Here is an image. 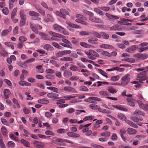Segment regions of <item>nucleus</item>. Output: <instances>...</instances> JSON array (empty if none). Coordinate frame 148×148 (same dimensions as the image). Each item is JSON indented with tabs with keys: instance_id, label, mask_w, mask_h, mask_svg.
I'll return each mask as SVG.
<instances>
[{
	"instance_id": "nucleus-29",
	"label": "nucleus",
	"mask_w": 148,
	"mask_h": 148,
	"mask_svg": "<svg viewBox=\"0 0 148 148\" xmlns=\"http://www.w3.org/2000/svg\"><path fill=\"white\" fill-rule=\"evenodd\" d=\"M99 94L101 95L102 96H109L110 95V94L108 92L104 90L100 91Z\"/></svg>"
},
{
	"instance_id": "nucleus-43",
	"label": "nucleus",
	"mask_w": 148,
	"mask_h": 148,
	"mask_svg": "<svg viewBox=\"0 0 148 148\" xmlns=\"http://www.w3.org/2000/svg\"><path fill=\"white\" fill-rule=\"evenodd\" d=\"M38 102L40 103L47 104L49 103V101L47 100L44 99L38 100Z\"/></svg>"
},
{
	"instance_id": "nucleus-19",
	"label": "nucleus",
	"mask_w": 148,
	"mask_h": 148,
	"mask_svg": "<svg viewBox=\"0 0 148 148\" xmlns=\"http://www.w3.org/2000/svg\"><path fill=\"white\" fill-rule=\"evenodd\" d=\"M25 12L23 10H21L20 11V15L21 19L26 20L27 18L25 14Z\"/></svg>"
},
{
	"instance_id": "nucleus-53",
	"label": "nucleus",
	"mask_w": 148,
	"mask_h": 148,
	"mask_svg": "<svg viewBox=\"0 0 148 148\" xmlns=\"http://www.w3.org/2000/svg\"><path fill=\"white\" fill-rule=\"evenodd\" d=\"M97 83H100V84H98L97 86V87H99V86H101L102 84H103L104 85H108L109 84V83L108 82H100V81H97Z\"/></svg>"
},
{
	"instance_id": "nucleus-50",
	"label": "nucleus",
	"mask_w": 148,
	"mask_h": 148,
	"mask_svg": "<svg viewBox=\"0 0 148 148\" xmlns=\"http://www.w3.org/2000/svg\"><path fill=\"white\" fill-rule=\"evenodd\" d=\"M148 57V54L147 53H144L140 55V59L144 60Z\"/></svg>"
},
{
	"instance_id": "nucleus-14",
	"label": "nucleus",
	"mask_w": 148,
	"mask_h": 148,
	"mask_svg": "<svg viewBox=\"0 0 148 148\" xmlns=\"http://www.w3.org/2000/svg\"><path fill=\"white\" fill-rule=\"evenodd\" d=\"M121 29L120 26L118 24L115 25L110 28V29L111 31H121Z\"/></svg>"
},
{
	"instance_id": "nucleus-37",
	"label": "nucleus",
	"mask_w": 148,
	"mask_h": 148,
	"mask_svg": "<svg viewBox=\"0 0 148 148\" xmlns=\"http://www.w3.org/2000/svg\"><path fill=\"white\" fill-rule=\"evenodd\" d=\"M132 120L135 122H138L139 121H141L143 120V119L142 118L140 117V116L138 117L136 116H133L132 117Z\"/></svg>"
},
{
	"instance_id": "nucleus-48",
	"label": "nucleus",
	"mask_w": 148,
	"mask_h": 148,
	"mask_svg": "<svg viewBox=\"0 0 148 148\" xmlns=\"http://www.w3.org/2000/svg\"><path fill=\"white\" fill-rule=\"evenodd\" d=\"M79 89L80 90L84 91H88L89 90L88 89L86 86H81L80 88Z\"/></svg>"
},
{
	"instance_id": "nucleus-18",
	"label": "nucleus",
	"mask_w": 148,
	"mask_h": 148,
	"mask_svg": "<svg viewBox=\"0 0 148 148\" xmlns=\"http://www.w3.org/2000/svg\"><path fill=\"white\" fill-rule=\"evenodd\" d=\"M72 75V72L69 70H65L63 74L64 76L65 77H71Z\"/></svg>"
},
{
	"instance_id": "nucleus-7",
	"label": "nucleus",
	"mask_w": 148,
	"mask_h": 148,
	"mask_svg": "<svg viewBox=\"0 0 148 148\" xmlns=\"http://www.w3.org/2000/svg\"><path fill=\"white\" fill-rule=\"evenodd\" d=\"M89 18L90 21L94 22L101 23H102L103 22L102 20L101 19L96 18L94 16H93L90 15L89 16Z\"/></svg>"
},
{
	"instance_id": "nucleus-1",
	"label": "nucleus",
	"mask_w": 148,
	"mask_h": 148,
	"mask_svg": "<svg viewBox=\"0 0 148 148\" xmlns=\"http://www.w3.org/2000/svg\"><path fill=\"white\" fill-rule=\"evenodd\" d=\"M49 34L52 36L50 38L49 36L46 34L42 37V38L45 40H52L55 41H59L60 40V38H63L64 36L59 34L55 33L53 31H50L49 32Z\"/></svg>"
},
{
	"instance_id": "nucleus-13",
	"label": "nucleus",
	"mask_w": 148,
	"mask_h": 148,
	"mask_svg": "<svg viewBox=\"0 0 148 148\" xmlns=\"http://www.w3.org/2000/svg\"><path fill=\"white\" fill-rule=\"evenodd\" d=\"M64 90L65 91L70 92L72 93H77V91L73 88L70 86H65L64 88Z\"/></svg>"
},
{
	"instance_id": "nucleus-28",
	"label": "nucleus",
	"mask_w": 148,
	"mask_h": 148,
	"mask_svg": "<svg viewBox=\"0 0 148 148\" xmlns=\"http://www.w3.org/2000/svg\"><path fill=\"white\" fill-rule=\"evenodd\" d=\"M29 14L30 16H32L37 17L40 16V14L38 13L33 11H29Z\"/></svg>"
},
{
	"instance_id": "nucleus-45",
	"label": "nucleus",
	"mask_w": 148,
	"mask_h": 148,
	"mask_svg": "<svg viewBox=\"0 0 148 148\" xmlns=\"http://www.w3.org/2000/svg\"><path fill=\"white\" fill-rule=\"evenodd\" d=\"M54 28L56 30L60 31L61 29H63V28L61 27L58 25L57 24H55L53 25Z\"/></svg>"
},
{
	"instance_id": "nucleus-56",
	"label": "nucleus",
	"mask_w": 148,
	"mask_h": 148,
	"mask_svg": "<svg viewBox=\"0 0 148 148\" xmlns=\"http://www.w3.org/2000/svg\"><path fill=\"white\" fill-rule=\"evenodd\" d=\"M9 33L8 30L7 29H5L2 31L1 33V36H5L8 35Z\"/></svg>"
},
{
	"instance_id": "nucleus-12",
	"label": "nucleus",
	"mask_w": 148,
	"mask_h": 148,
	"mask_svg": "<svg viewBox=\"0 0 148 148\" xmlns=\"http://www.w3.org/2000/svg\"><path fill=\"white\" fill-rule=\"evenodd\" d=\"M44 20L45 23H48L49 21L51 22H53L54 19L51 15L49 14H47V17L44 18Z\"/></svg>"
},
{
	"instance_id": "nucleus-40",
	"label": "nucleus",
	"mask_w": 148,
	"mask_h": 148,
	"mask_svg": "<svg viewBox=\"0 0 148 148\" xmlns=\"http://www.w3.org/2000/svg\"><path fill=\"white\" fill-rule=\"evenodd\" d=\"M108 90L112 93H115L117 92V91L114 89L112 87H108Z\"/></svg>"
},
{
	"instance_id": "nucleus-2",
	"label": "nucleus",
	"mask_w": 148,
	"mask_h": 148,
	"mask_svg": "<svg viewBox=\"0 0 148 148\" xmlns=\"http://www.w3.org/2000/svg\"><path fill=\"white\" fill-rule=\"evenodd\" d=\"M52 143H54L57 145L60 146H65L66 145L65 143H69L71 144H73V143L68 140L65 139H61L60 138H55V139L51 141Z\"/></svg>"
},
{
	"instance_id": "nucleus-26",
	"label": "nucleus",
	"mask_w": 148,
	"mask_h": 148,
	"mask_svg": "<svg viewBox=\"0 0 148 148\" xmlns=\"http://www.w3.org/2000/svg\"><path fill=\"white\" fill-rule=\"evenodd\" d=\"M114 107L122 111L125 112H127L128 111L127 109L120 105L115 106H114Z\"/></svg>"
},
{
	"instance_id": "nucleus-33",
	"label": "nucleus",
	"mask_w": 148,
	"mask_h": 148,
	"mask_svg": "<svg viewBox=\"0 0 148 148\" xmlns=\"http://www.w3.org/2000/svg\"><path fill=\"white\" fill-rule=\"evenodd\" d=\"M60 60L61 61H72L73 59L69 57H62L60 59Z\"/></svg>"
},
{
	"instance_id": "nucleus-59",
	"label": "nucleus",
	"mask_w": 148,
	"mask_h": 148,
	"mask_svg": "<svg viewBox=\"0 0 148 148\" xmlns=\"http://www.w3.org/2000/svg\"><path fill=\"white\" fill-rule=\"evenodd\" d=\"M3 13L5 15H8V14L9 11L8 8L6 7H4L2 10Z\"/></svg>"
},
{
	"instance_id": "nucleus-21",
	"label": "nucleus",
	"mask_w": 148,
	"mask_h": 148,
	"mask_svg": "<svg viewBox=\"0 0 148 148\" xmlns=\"http://www.w3.org/2000/svg\"><path fill=\"white\" fill-rule=\"evenodd\" d=\"M106 15L107 17L111 19L117 20L119 19V17L118 16L111 15L108 13H106Z\"/></svg>"
},
{
	"instance_id": "nucleus-35",
	"label": "nucleus",
	"mask_w": 148,
	"mask_h": 148,
	"mask_svg": "<svg viewBox=\"0 0 148 148\" xmlns=\"http://www.w3.org/2000/svg\"><path fill=\"white\" fill-rule=\"evenodd\" d=\"M70 69L73 71H78L80 72V70H79L78 68L75 65L71 64L69 68Z\"/></svg>"
},
{
	"instance_id": "nucleus-15",
	"label": "nucleus",
	"mask_w": 148,
	"mask_h": 148,
	"mask_svg": "<svg viewBox=\"0 0 148 148\" xmlns=\"http://www.w3.org/2000/svg\"><path fill=\"white\" fill-rule=\"evenodd\" d=\"M66 134L69 136L71 137L77 138L80 136L79 134L72 132H68Z\"/></svg>"
},
{
	"instance_id": "nucleus-24",
	"label": "nucleus",
	"mask_w": 148,
	"mask_h": 148,
	"mask_svg": "<svg viewBox=\"0 0 148 148\" xmlns=\"http://www.w3.org/2000/svg\"><path fill=\"white\" fill-rule=\"evenodd\" d=\"M19 84L22 86H30L31 85V84L27 82L23 81H21L18 82Z\"/></svg>"
},
{
	"instance_id": "nucleus-52",
	"label": "nucleus",
	"mask_w": 148,
	"mask_h": 148,
	"mask_svg": "<svg viewBox=\"0 0 148 148\" xmlns=\"http://www.w3.org/2000/svg\"><path fill=\"white\" fill-rule=\"evenodd\" d=\"M134 114H138L142 116H144L145 115V113L141 111H140L138 110H136L134 112Z\"/></svg>"
},
{
	"instance_id": "nucleus-60",
	"label": "nucleus",
	"mask_w": 148,
	"mask_h": 148,
	"mask_svg": "<svg viewBox=\"0 0 148 148\" xmlns=\"http://www.w3.org/2000/svg\"><path fill=\"white\" fill-rule=\"evenodd\" d=\"M1 121L2 123L5 125L9 126L8 121L6 119L2 118L1 119Z\"/></svg>"
},
{
	"instance_id": "nucleus-3",
	"label": "nucleus",
	"mask_w": 148,
	"mask_h": 148,
	"mask_svg": "<svg viewBox=\"0 0 148 148\" xmlns=\"http://www.w3.org/2000/svg\"><path fill=\"white\" fill-rule=\"evenodd\" d=\"M147 75V73L145 71L140 72L137 75L136 79L139 81L140 83H143L142 81L147 79L146 77Z\"/></svg>"
},
{
	"instance_id": "nucleus-16",
	"label": "nucleus",
	"mask_w": 148,
	"mask_h": 148,
	"mask_svg": "<svg viewBox=\"0 0 148 148\" xmlns=\"http://www.w3.org/2000/svg\"><path fill=\"white\" fill-rule=\"evenodd\" d=\"M59 96V95L57 93L53 92L49 93L47 95V96L49 98H54L55 99H58V98L57 97Z\"/></svg>"
},
{
	"instance_id": "nucleus-5",
	"label": "nucleus",
	"mask_w": 148,
	"mask_h": 148,
	"mask_svg": "<svg viewBox=\"0 0 148 148\" xmlns=\"http://www.w3.org/2000/svg\"><path fill=\"white\" fill-rule=\"evenodd\" d=\"M56 14L57 15L61 17L64 19L66 18L67 15H69L68 12L63 8L61 9L60 11H56Z\"/></svg>"
},
{
	"instance_id": "nucleus-36",
	"label": "nucleus",
	"mask_w": 148,
	"mask_h": 148,
	"mask_svg": "<svg viewBox=\"0 0 148 148\" xmlns=\"http://www.w3.org/2000/svg\"><path fill=\"white\" fill-rule=\"evenodd\" d=\"M94 10L96 13L100 15L103 16L104 15V13L103 11L97 8H94Z\"/></svg>"
},
{
	"instance_id": "nucleus-44",
	"label": "nucleus",
	"mask_w": 148,
	"mask_h": 148,
	"mask_svg": "<svg viewBox=\"0 0 148 148\" xmlns=\"http://www.w3.org/2000/svg\"><path fill=\"white\" fill-rule=\"evenodd\" d=\"M67 131V129H60L57 130V132L59 134L65 133Z\"/></svg>"
},
{
	"instance_id": "nucleus-42",
	"label": "nucleus",
	"mask_w": 148,
	"mask_h": 148,
	"mask_svg": "<svg viewBox=\"0 0 148 148\" xmlns=\"http://www.w3.org/2000/svg\"><path fill=\"white\" fill-rule=\"evenodd\" d=\"M119 78V75H116L111 77L110 79L112 81L115 82L118 80Z\"/></svg>"
},
{
	"instance_id": "nucleus-31",
	"label": "nucleus",
	"mask_w": 148,
	"mask_h": 148,
	"mask_svg": "<svg viewBox=\"0 0 148 148\" xmlns=\"http://www.w3.org/2000/svg\"><path fill=\"white\" fill-rule=\"evenodd\" d=\"M14 43L12 42H6L4 43V44L7 47H10L12 49H14V47L13 45Z\"/></svg>"
},
{
	"instance_id": "nucleus-4",
	"label": "nucleus",
	"mask_w": 148,
	"mask_h": 148,
	"mask_svg": "<svg viewBox=\"0 0 148 148\" xmlns=\"http://www.w3.org/2000/svg\"><path fill=\"white\" fill-rule=\"evenodd\" d=\"M76 17L77 18L75 21L76 22L85 25H88V23L86 22V18L84 16L80 14H77Z\"/></svg>"
},
{
	"instance_id": "nucleus-61",
	"label": "nucleus",
	"mask_w": 148,
	"mask_h": 148,
	"mask_svg": "<svg viewBox=\"0 0 148 148\" xmlns=\"http://www.w3.org/2000/svg\"><path fill=\"white\" fill-rule=\"evenodd\" d=\"M23 110L24 113L26 114H28L30 112V110L26 108H24Z\"/></svg>"
},
{
	"instance_id": "nucleus-22",
	"label": "nucleus",
	"mask_w": 148,
	"mask_h": 148,
	"mask_svg": "<svg viewBox=\"0 0 148 148\" xmlns=\"http://www.w3.org/2000/svg\"><path fill=\"white\" fill-rule=\"evenodd\" d=\"M1 131L3 136L5 137L8 136V132L5 127L4 126H2L1 129Z\"/></svg>"
},
{
	"instance_id": "nucleus-34",
	"label": "nucleus",
	"mask_w": 148,
	"mask_h": 148,
	"mask_svg": "<svg viewBox=\"0 0 148 148\" xmlns=\"http://www.w3.org/2000/svg\"><path fill=\"white\" fill-rule=\"evenodd\" d=\"M20 141L24 146L27 147H29L30 144L28 142L26 141L23 139H21Z\"/></svg>"
},
{
	"instance_id": "nucleus-39",
	"label": "nucleus",
	"mask_w": 148,
	"mask_h": 148,
	"mask_svg": "<svg viewBox=\"0 0 148 148\" xmlns=\"http://www.w3.org/2000/svg\"><path fill=\"white\" fill-rule=\"evenodd\" d=\"M89 53H91V55L96 57L98 58L99 56V54L97 53L92 50H90Z\"/></svg>"
},
{
	"instance_id": "nucleus-51",
	"label": "nucleus",
	"mask_w": 148,
	"mask_h": 148,
	"mask_svg": "<svg viewBox=\"0 0 148 148\" xmlns=\"http://www.w3.org/2000/svg\"><path fill=\"white\" fill-rule=\"evenodd\" d=\"M8 147H14L15 146V144L12 141H10L8 142Z\"/></svg>"
},
{
	"instance_id": "nucleus-32",
	"label": "nucleus",
	"mask_w": 148,
	"mask_h": 148,
	"mask_svg": "<svg viewBox=\"0 0 148 148\" xmlns=\"http://www.w3.org/2000/svg\"><path fill=\"white\" fill-rule=\"evenodd\" d=\"M118 118L122 121H125L126 119V117L123 114L121 113H118L117 114Z\"/></svg>"
},
{
	"instance_id": "nucleus-46",
	"label": "nucleus",
	"mask_w": 148,
	"mask_h": 148,
	"mask_svg": "<svg viewBox=\"0 0 148 148\" xmlns=\"http://www.w3.org/2000/svg\"><path fill=\"white\" fill-rule=\"evenodd\" d=\"M17 11V9L16 8H15L13 10L11 14V18L12 19H14V16L16 14Z\"/></svg>"
},
{
	"instance_id": "nucleus-54",
	"label": "nucleus",
	"mask_w": 148,
	"mask_h": 148,
	"mask_svg": "<svg viewBox=\"0 0 148 148\" xmlns=\"http://www.w3.org/2000/svg\"><path fill=\"white\" fill-rule=\"evenodd\" d=\"M89 107L92 110H97V108L98 107V106L95 104H91L89 105Z\"/></svg>"
},
{
	"instance_id": "nucleus-38",
	"label": "nucleus",
	"mask_w": 148,
	"mask_h": 148,
	"mask_svg": "<svg viewBox=\"0 0 148 148\" xmlns=\"http://www.w3.org/2000/svg\"><path fill=\"white\" fill-rule=\"evenodd\" d=\"M35 8L42 15L44 16L45 15V11L40 9L39 7L36 6Z\"/></svg>"
},
{
	"instance_id": "nucleus-9",
	"label": "nucleus",
	"mask_w": 148,
	"mask_h": 148,
	"mask_svg": "<svg viewBox=\"0 0 148 148\" xmlns=\"http://www.w3.org/2000/svg\"><path fill=\"white\" fill-rule=\"evenodd\" d=\"M33 144L35 147L38 148H43L44 147L45 145L43 143L37 141H35L33 142Z\"/></svg>"
},
{
	"instance_id": "nucleus-58",
	"label": "nucleus",
	"mask_w": 148,
	"mask_h": 148,
	"mask_svg": "<svg viewBox=\"0 0 148 148\" xmlns=\"http://www.w3.org/2000/svg\"><path fill=\"white\" fill-rule=\"evenodd\" d=\"M64 55L63 51H60L56 54V56L57 58L61 57Z\"/></svg>"
},
{
	"instance_id": "nucleus-57",
	"label": "nucleus",
	"mask_w": 148,
	"mask_h": 148,
	"mask_svg": "<svg viewBox=\"0 0 148 148\" xmlns=\"http://www.w3.org/2000/svg\"><path fill=\"white\" fill-rule=\"evenodd\" d=\"M92 34L96 37L100 38L101 37V35L97 32L95 31H94L92 32Z\"/></svg>"
},
{
	"instance_id": "nucleus-62",
	"label": "nucleus",
	"mask_w": 148,
	"mask_h": 148,
	"mask_svg": "<svg viewBox=\"0 0 148 148\" xmlns=\"http://www.w3.org/2000/svg\"><path fill=\"white\" fill-rule=\"evenodd\" d=\"M80 45L81 46H82L84 47H85V48L89 47L90 45H88L85 42H81L80 43Z\"/></svg>"
},
{
	"instance_id": "nucleus-30",
	"label": "nucleus",
	"mask_w": 148,
	"mask_h": 148,
	"mask_svg": "<svg viewBox=\"0 0 148 148\" xmlns=\"http://www.w3.org/2000/svg\"><path fill=\"white\" fill-rule=\"evenodd\" d=\"M43 48L47 51H51L53 50V47L49 44H46L43 46Z\"/></svg>"
},
{
	"instance_id": "nucleus-49",
	"label": "nucleus",
	"mask_w": 148,
	"mask_h": 148,
	"mask_svg": "<svg viewBox=\"0 0 148 148\" xmlns=\"http://www.w3.org/2000/svg\"><path fill=\"white\" fill-rule=\"evenodd\" d=\"M76 97L74 95H69L67 96H64L63 97L64 98H65V100H70L71 98H73L75 97Z\"/></svg>"
},
{
	"instance_id": "nucleus-55",
	"label": "nucleus",
	"mask_w": 148,
	"mask_h": 148,
	"mask_svg": "<svg viewBox=\"0 0 148 148\" xmlns=\"http://www.w3.org/2000/svg\"><path fill=\"white\" fill-rule=\"evenodd\" d=\"M90 33V32H86L85 31H83L81 32L79 34L83 36V35H88Z\"/></svg>"
},
{
	"instance_id": "nucleus-20",
	"label": "nucleus",
	"mask_w": 148,
	"mask_h": 148,
	"mask_svg": "<svg viewBox=\"0 0 148 148\" xmlns=\"http://www.w3.org/2000/svg\"><path fill=\"white\" fill-rule=\"evenodd\" d=\"M4 97L5 99L8 98L9 95L10 94V90L8 89H5L3 91Z\"/></svg>"
},
{
	"instance_id": "nucleus-6",
	"label": "nucleus",
	"mask_w": 148,
	"mask_h": 148,
	"mask_svg": "<svg viewBox=\"0 0 148 148\" xmlns=\"http://www.w3.org/2000/svg\"><path fill=\"white\" fill-rule=\"evenodd\" d=\"M130 74H127L123 76L121 78V84L123 85H127L130 82Z\"/></svg>"
},
{
	"instance_id": "nucleus-64",
	"label": "nucleus",
	"mask_w": 148,
	"mask_h": 148,
	"mask_svg": "<svg viewBox=\"0 0 148 148\" xmlns=\"http://www.w3.org/2000/svg\"><path fill=\"white\" fill-rule=\"evenodd\" d=\"M103 37V38L106 39H108L109 37V35L105 32H102L101 33Z\"/></svg>"
},
{
	"instance_id": "nucleus-25",
	"label": "nucleus",
	"mask_w": 148,
	"mask_h": 148,
	"mask_svg": "<svg viewBox=\"0 0 148 148\" xmlns=\"http://www.w3.org/2000/svg\"><path fill=\"white\" fill-rule=\"evenodd\" d=\"M125 122L129 125L132 127H133L134 128H137L138 127V126L137 125L135 124L130 120H127Z\"/></svg>"
},
{
	"instance_id": "nucleus-63",
	"label": "nucleus",
	"mask_w": 148,
	"mask_h": 148,
	"mask_svg": "<svg viewBox=\"0 0 148 148\" xmlns=\"http://www.w3.org/2000/svg\"><path fill=\"white\" fill-rule=\"evenodd\" d=\"M45 134L47 135L54 136V133L52 131L50 130H47L45 131Z\"/></svg>"
},
{
	"instance_id": "nucleus-41",
	"label": "nucleus",
	"mask_w": 148,
	"mask_h": 148,
	"mask_svg": "<svg viewBox=\"0 0 148 148\" xmlns=\"http://www.w3.org/2000/svg\"><path fill=\"white\" fill-rule=\"evenodd\" d=\"M101 136H104L106 137H108L110 136V133L109 132H102L100 134Z\"/></svg>"
},
{
	"instance_id": "nucleus-8",
	"label": "nucleus",
	"mask_w": 148,
	"mask_h": 148,
	"mask_svg": "<svg viewBox=\"0 0 148 148\" xmlns=\"http://www.w3.org/2000/svg\"><path fill=\"white\" fill-rule=\"evenodd\" d=\"M67 24L68 25L67 26V28L70 30L71 31L72 29L71 28V27L75 28H79V26L77 25L73 24L72 23L69 22H67Z\"/></svg>"
},
{
	"instance_id": "nucleus-10",
	"label": "nucleus",
	"mask_w": 148,
	"mask_h": 148,
	"mask_svg": "<svg viewBox=\"0 0 148 148\" xmlns=\"http://www.w3.org/2000/svg\"><path fill=\"white\" fill-rule=\"evenodd\" d=\"M139 107L142 109L145 110H148V105L147 104H144L140 100L137 101Z\"/></svg>"
},
{
	"instance_id": "nucleus-11",
	"label": "nucleus",
	"mask_w": 148,
	"mask_h": 148,
	"mask_svg": "<svg viewBox=\"0 0 148 148\" xmlns=\"http://www.w3.org/2000/svg\"><path fill=\"white\" fill-rule=\"evenodd\" d=\"M138 47L137 45H135L131 46L130 47L128 48L126 50L127 52L130 53H133L134 51L138 48Z\"/></svg>"
},
{
	"instance_id": "nucleus-27",
	"label": "nucleus",
	"mask_w": 148,
	"mask_h": 148,
	"mask_svg": "<svg viewBox=\"0 0 148 148\" xmlns=\"http://www.w3.org/2000/svg\"><path fill=\"white\" fill-rule=\"evenodd\" d=\"M100 47L102 48L106 49H112L113 48V47L112 46L106 44H102L101 45Z\"/></svg>"
},
{
	"instance_id": "nucleus-17",
	"label": "nucleus",
	"mask_w": 148,
	"mask_h": 148,
	"mask_svg": "<svg viewBox=\"0 0 148 148\" xmlns=\"http://www.w3.org/2000/svg\"><path fill=\"white\" fill-rule=\"evenodd\" d=\"M126 100L128 103V104L132 107H134L135 106V100L132 98H127V99Z\"/></svg>"
},
{
	"instance_id": "nucleus-47",
	"label": "nucleus",
	"mask_w": 148,
	"mask_h": 148,
	"mask_svg": "<svg viewBox=\"0 0 148 148\" xmlns=\"http://www.w3.org/2000/svg\"><path fill=\"white\" fill-rule=\"evenodd\" d=\"M148 50V46H146L145 47H140L138 49V51L140 52L144 51H146Z\"/></svg>"
},
{
	"instance_id": "nucleus-23",
	"label": "nucleus",
	"mask_w": 148,
	"mask_h": 148,
	"mask_svg": "<svg viewBox=\"0 0 148 148\" xmlns=\"http://www.w3.org/2000/svg\"><path fill=\"white\" fill-rule=\"evenodd\" d=\"M127 132L128 134H134L136 133V130L131 128H129L127 129Z\"/></svg>"
}]
</instances>
